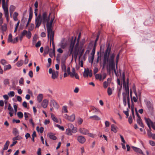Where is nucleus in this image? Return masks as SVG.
I'll list each match as a JSON object with an SVG mask.
<instances>
[{
  "label": "nucleus",
  "instance_id": "nucleus-1",
  "mask_svg": "<svg viewBox=\"0 0 155 155\" xmlns=\"http://www.w3.org/2000/svg\"><path fill=\"white\" fill-rule=\"evenodd\" d=\"M115 56V54L114 53L112 54L109 58L108 62L109 69V72L110 71V70H114L116 74H117L116 71L115 69V64L114 62V59Z\"/></svg>",
  "mask_w": 155,
  "mask_h": 155
},
{
  "label": "nucleus",
  "instance_id": "nucleus-2",
  "mask_svg": "<svg viewBox=\"0 0 155 155\" xmlns=\"http://www.w3.org/2000/svg\"><path fill=\"white\" fill-rule=\"evenodd\" d=\"M54 17L53 18H52L51 19L50 22L49 21H48L46 22L47 23L46 25L48 32V39H49V37H51V35H53V37H54V31H52L51 28L52 24L54 20Z\"/></svg>",
  "mask_w": 155,
  "mask_h": 155
},
{
  "label": "nucleus",
  "instance_id": "nucleus-3",
  "mask_svg": "<svg viewBox=\"0 0 155 155\" xmlns=\"http://www.w3.org/2000/svg\"><path fill=\"white\" fill-rule=\"evenodd\" d=\"M51 14V13H49V15L48 16V13L47 12H44L42 15L41 19L42 21V23L45 25L47 22L49 21L50 20V16Z\"/></svg>",
  "mask_w": 155,
  "mask_h": 155
},
{
  "label": "nucleus",
  "instance_id": "nucleus-4",
  "mask_svg": "<svg viewBox=\"0 0 155 155\" xmlns=\"http://www.w3.org/2000/svg\"><path fill=\"white\" fill-rule=\"evenodd\" d=\"M42 21L41 19V15L39 14L38 16L35 17V28H38L41 24Z\"/></svg>",
  "mask_w": 155,
  "mask_h": 155
},
{
  "label": "nucleus",
  "instance_id": "nucleus-5",
  "mask_svg": "<svg viewBox=\"0 0 155 155\" xmlns=\"http://www.w3.org/2000/svg\"><path fill=\"white\" fill-rule=\"evenodd\" d=\"M61 68L62 71L64 72V77L66 78L68 76L67 74V69L66 70V66L65 65V61L62 60L61 61Z\"/></svg>",
  "mask_w": 155,
  "mask_h": 155
},
{
  "label": "nucleus",
  "instance_id": "nucleus-6",
  "mask_svg": "<svg viewBox=\"0 0 155 155\" xmlns=\"http://www.w3.org/2000/svg\"><path fill=\"white\" fill-rule=\"evenodd\" d=\"M49 74H52V78L53 79L57 78L58 75V72L52 70V68H50L49 70Z\"/></svg>",
  "mask_w": 155,
  "mask_h": 155
},
{
  "label": "nucleus",
  "instance_id": "nucleus-7",
  "mask_svg": "<svg viewBox=\"0 0 155 155\" xmlns=\"http://www.w3.org/2000/svg\"><path fill=\"white\" fill-rule=\"evenodd\" d=\"M123 84V88H129V78L127 79V84H126L125 80V75L124 72L122 73Z\"/></svg>",
  "mask_w": 155,
  "mask_h": 155
},
{
  "label": "nucleus",
  "instance_id": "nucleus-8",
  "mask_svg": "<svg viewBox=\"0 0 155 155\" xmlns=\"http://www.w3.org/2000/svg\"><path fill=\"white\" fill-rule=\"evenodd\" d=\"M92 71L91 70H89L88 68H87V69L85 68L84 71L83 73V76L84 77H87L88 76H89L90 77H92Z\"/></svg>",
  "mask_w": 155,
  "mask_h": 155
},
{
  "label": "nucleus",
  "instance_id": "nucleus-9",
  "mask_svg": "<svg viewBox=\"0 0 155 155\" xmlns=\"http://www.w3.org/2000/svg\"><path fill=\"white\" fill-rule=\"evenodd\" d=\"M126 92H123L122 94L123 96V100L126 99L127 98V100L128 99H130L129 96V88H124Z\"/></svg>",
  "mask_w": 155,
  "mask_h": 155
},
{
  "label": "nucleus",
  "instance_id": "nucleus-10",
  "mask_svg": "<svg viewBox=\"0 0 155 155\" xmlns=\"http://www.w3.org/2000/svg\"><path fill=\"white\" fill-rule=\"evenodd\" d=\"M146 105L150 113L153 112V107L152 104L150 101H148L147 102Z\"/></svg>",
  "mask_w": 155,
  "mask_h": 155
},
{
  "label": "nucleus",
  "instance_id": "nucleus-11",
  "mask_svg": "<svg viewBox=\"0 0 155 155\" xmlns=\"http://www.w3.org/2000/svg\"><path fill=\"white\" fill-rule=\"evenodd\" d=\"M79 48H74V51L73 52V54H72V59H73V58L75 59H76L77 58V56L78 54H79Z\"/></svg>",
  "mask_w": 155,
  "mask_h": 155
},
{
  "label": "nucleus",
  "instance_id": "nucleus-12",
  "mask_svg": "<svg viewBox=\"0 0 155 155\" xmlns=\"http://www.w3.org/2000/svg\"><path fill=\"white\" fill-rule=\"evenodd\" d=\"M72 72L70 71V69L69 67H68L67 68V72L68 75H70V76L72 78L74 77V75L76 74L75 70L74 68H73L72 70Z\"/></svg>",
  "mask_w": 155,
  "mask_h": 155
},
{
  "label": "nucleus",
  "instance_id": "nucleus-13",
  "mask_svg": "<svg viewBox=\"0 0 155 155\" xmlns=\"http://www.w3.org/2000/svg\"><path fill=\"white\" fill-rule=\"evenodd\" d=\"M54 37L53 35H51L50 38V45L51 46V42H52V45L53 47V52L54 53V54L55 55V45L54 42Z\"/></svg>",
  "mask_w": 155,
  "mask_h": 155
},
{
  "label": "nucleus",
  "instance_id": "nucleus-14",
  "mask_svg": "<svg viewBox=\"0 0 155 155\" xmlns=\"http://www.w3.org/2000/svg\"><path fill=\"white\" fill-rule=\"evenodd\" d=\"M50 105L51 107H54V108L57 109L59 108V105L54 100H51V101Z\"/></svg>",
  "mask_w": 155,
  "mask_h": 155
},
{
  "label": "nucleus",
  "instance_id": "nucleus-15",
  "mask_svg": "<svg viewBox=\"0 0 155 155\" xmlns=\"http://www.w3.org/2000/svg\"><path fill=\"white\" fill-rule=\"evenodd\" d=\"M77 140L80 143H84L86 141V139L84 137L82 136H79L78 137Z\"/></svg>",
  "mask_w": 155,
  "mask_h": 155
},
{
  "label": "nucleus",
  "instance_id": "nucleus-16",
  "mask_svg": "<svg viewBox=\"0 0 155 155\" xmlns=\"http://www.w3.org/2000/svg\"><path fill=\"white\" fill-rule=\"evenodd\" d=\"M132 148L137 153L142 154L143 155H145V154L143 153L142 150L134 146H132Z\"/></svg>",
  "mask_w": 155,
  "mask_h": 155
},
{
  "label": "nucleus",
  "instance_id": "nucleus-17",
  "mask_svg": "<svg viewBox=\"0 0 155 155\" xmlns=\"http://www.w3.org/2000/svg\"><path fill=\"white\" fill-rule=\"evenodd\" d=\"M79 131L81 134L84 135L88 134H89V131L88 130L84 128H80Z\"/></svg>",
  "mask_w": 155,
  "mask_h": 155
},
{
  "label": "nucleus",
  "instance_id": "nucleus-18",
  "mask_svg": "<svg viewBox=\"0 0 155 155\" xmlns=\"http://www.w3.org/2000/svg\"><path fill=\"white\" fill-rule=\"evenodd\" d=\"M109 55L104 54L103 58V65L104 66L108 62Z\"/></svg>",
  "mask_w": 155,
  "mask_h": 155
},
{
  "label": "nucleus",
  "instance_id": "nucleus-19",
  "mask_svg": "<svg viewBox=\"0 0 155 155\" xmlns=\"http://www.w3.org/2000/svg\"><path fill=\"white\" fill-rule=\"evenodd\" d=\"M68 128L70 129H71L72 130L73 133H75L77 132V128L76 127H74V125L71 124H68Z\"/></svg>",
  "mask_w": 155,
  "mask_h": 155
},
{
  "label": "nucleus",
  "instance_id": "nucleus-20",
  "mask_svg": "<svg viewBox=\"0 0 155 155\" xmlns=\"http://www.w3.org/2000/svg\"><path fill=\"white\" fill-rule=\"evenodd\" d=\"M144 119L147 125L148 126V127L150 130H151V128L150 126V125H151L152 124V123H153V122L149 118H147L145 117V118Z\"/></svg>",
  "mask_w": 155,
  "mask_h": 155
},
{
  "label": "nucleus",
  "instance_id": "nucleus-21",
  "mask_svg": "<svg viewBox=\"0 0 155 155\" xmlns=\"http://www.w3.org/2000/svg\"><path fill=\"white\" fill-rule=\"evenodd\" d=\"M48 104V101L46 99H44L43 100L41 105L44 108H46L47 107Z\"/></svg>",
  "mask_w": 155,
  "mask_h": 155
},
{
  "label": "nucleus",
  "instance_id": "nucleus-22",
  "mask_svg": "<svg viewBox=\"0 0 155 155\" xmlns=\"http://www.w3.org/2000/svg\"><path fill=\"white\" fill-rule=\"evenodd\" d=\"M48 136L51 139L53 140H55L57 139V137L54 136V135L52 133H50L48 134Z\"/></svg>",
  "mask_w": 155,
  "mask_h": 155
},
{
  "label": "nucleus",
  "instance_id": "nucleus-23",
  "mask_svg": "<svg viewBox=\"0 0 155 155\" xmlns=\"http://www.w3.org/2000/svg\"><path fill=\"white\" fill-rule=\"evenodd\" d=\"M27 33V31L25 30H24L21 33L20 36V40L21 41L22 39V38L25 35H26Z\"/></svg>",
  "mask_w": 155,
  "mask_h": 155
},
{
  "label": "nucleus",
  "instance_id": "nucleus-24",
  "mask_svg": "<svg viewBox=\"0 0 155 155\" xmlns=\"http://www.w3.org/2000/svg\"><path fill=\"white\" fill-rule=\"evenodd\" d=\"M118 129L117 126H115L114 124H112L111 126V130L112 131L115 133H116L117 132V129Z\"/></svg>",
  "mask_w": 155,
  "mask_h": 155
},
{
  "label": "nucleus",
  "instance_id": "nucleus-25",
  "mask_svg": "<svg viewBox=\"0 0 155 155\" xmlns=\"http://www.w3.org/2000/svg\"><path fill=\"white\" fill-rule=\"evenodd\" d=\"M111 51V48L110 47V45L109 44L106 49L104 54L107 55H109Z\"/></svg>",
  "mask_w": 155,
  "mask_h": 155
},
{
  "label": "nucleus",
  "instance_id": "nucleus-26",
  "mask_svg": "<svg viewBox=\"0 0 155 155\" xmlns=\"http://www.w3.org/2000/svg\"><path fill=\"white\" fill-rule=\"evenodd\" d=\"M33 16V10L32 8L30 7L29 8V14L28 20L29 21H31Z\"/></svg>",
  "mask_w": 155,
  "mask_h": 155
},
{
  "label": "nucleus",
  "instance_id": "nucleus-27",
  "mask_svg": "<svg viewBox=\"0 0 155 155\" xmlns=\"http://www.w3.org/2000/svg\"><path fill=\"white\" fill-rule=\"evenodd\" d=\"M15 6L11 5L9 8V12L11 16L12 15L13 12L15 10Z\"/></svg>",
  "mask_w": 155,
  "mask_h": 155
},
{
  "label": "nucleus",
  "instance_id": "nucleus-28",
  "mask_svg": "<svg viewBox=\"0 0 155 155\" xmlns=\"http://www.w3.org/2000/svg\"><path fill=\"white\" fill-rule=\"evenodd\" d=\"M89 118L93 120H99L101 118L97 115H94L89 117Z\"/></svg>",
  "mask_w": 155,
  "mask_h": 155
},
{
  "label": "nucleus",
  "instance_id": "nucleus-29",
  "mask_svg": "<svg viewBox=\"0 0 155 155\" xmlns=\"http://www.w3.org/2000/svg\"><path fill=\"white\" fill-rule=\"evenodd\" d=\"M137 124L141 127H143L144 126L142 121L141 118H137Z\"/></svg>",
  "mask_w": 155,
  "mask_h": 155
},
{
  "label": "nucleus",
  "instance_id": "nucleus-30",
  "mask_svg": "<svg viewBox=\"0 0 155 155\" xmlns=\"http://www.w3.org/2000/svg\"><path fill=\"white\" fill-rule=\"evenodd\" d=\"M73 133L72 130H71L69 128H68L66 129V134L68 135H71Z\"/></svg>",
  "mask_w": 155,
  "mask_h": 155
},
{
  "label": "nucleus",
  "instance_id": "nucleus-31",
  "mask_svg": "<svg viewBox=\"0 0 155 155\" xmlns=\"http://www.w3.org/2000/svg\"><path fill=\"white\" fill-rule=\"evenodd\" d=\"M75 119V116L74 114H72L71 116H69L67 119L69 121H73Z\"/></svg>",
  "mask_w": 155,
  "mask_h": 155
},
{
  "label": "nucleus",
  "instance_id": "nucleus-32",
  "mask_svg": "<svg viewBox=\"0 0 155 155\" xmlns=\"http://www.w3.org/2000/svg\"><path fill=\"white\" fill-rule=\"evenodd\" d=\"M43 95L41 94H39L37 97V99L39 103H40L42 101L43 99Z\"/></svg>",
  "mask_w": 155,
  "mask_h": 155
},
{
  "label": "nucleus",
  "instance_id": "nucleus-33",
  "mask_svg": "<svg viewBox=\"0 0 155 155\" xmlns=\"http://www.w3.org/2000/svg\"><path fill=\"white\" fill-rule=\"evenodd\" d=\"M36 130L37 131L40 132L41 134L42 133L44 130V128L43 127H41L40 128L38 126L36 127Z\"/></svg>",
  "mask_w": 155,
  "mask_h": 155
},
{
  "label": "nucleus",
  "instance_id": "nucleus-34",
  "mask_svg": "<svg viewBox=\"0 0 155 155\" xmlns=\"http://www.w3.org/2000/svg\"><path fill=\"white\" fill-rule=\"evenodd\" d=\"M9 141L8 140L6 142V143L4 146V148L3 149V150H7L8 146L9 144Z\"/></svg>",
  "mask_w": 155,
  "mask_h": 155
},
{
  "label": "nucleus",
  "instance_id": "nucleus-35",
  "mask_svg": "<svg viewBox=\"0 0 155 155\" xmlns=\"http://www.w3.org/2000/svg\"><path fill=\"white\" fill-rule=\"evenodd\" d=\"M1 30L3 32L5 31L7 29V26L6 24H4L3 25H1Z\"/></svg>",
  "mask_w": 155,
  "mask_h": 155
},
{
  "label": "nucleus",
  "instance_id": "nucleus-36",
  "mask_svg": "<svg viewBox=\"0 0 155 155\" xmlns=\"http://www.w3.org/2000/svg\"><path fill=\"white\" fill-rule=\"evenodd\" d=\"M51 118L53 121L56 123L58 122V119L55 117L54 115L53 114H51Z\"/></svg>",
  "mask_w": 155,
  "mask_h": 155
},
{
  "label": "nucleus",
  "instance_id": "nucleus-37",
  "mask_svg": "<svg viewBox=\"0 0 155 155\" xmlns=\"http://www.w3.org/2000/svg\"><path fill=\"white\" fill-rule=\"evenodd\" d=\"M12 68L10 64L8 65H5L4 66V71H5L7 70H9Z\"/></svg>",
  "mask_w": 155,
  "mask_h": 155
},
{
  "label": "nucleus",
  "instance_id": "nucleus-38",
  "mask_svg": "<svg viewBox=\"0 0 155 155\" xmlns=\"http://www.w3.org/2000/svg\"><path fill=\"white\" fill-rule=\"evenodd\" d=\"M95 78L96 79H99L100 81L102 80V75L101 74H96L95 75Z\"/></svg>",
  "mask_w": 155,
  "mask_h": 155
},
{
  "label": "nucleus",
  "instance_id": "nucleus-39",
  "mask_svg": "<svg viewBox=\"0 0 155 155\" xmlns=\"http://www.w3.org/2000/svg\"><path fill=\"white\" fill-rule=\"evenodd\" d=\"M73 37H72V40L71 41V43L70 46L74 47L75 44V42L76 37L73 40Z\"/></svg>",
  "mask_w": 155,
  "mask_h": 155
},
{
  "label": "nucleus",
  "instance_id": "nucleus-40",
  "mask_svg": "<svg viewBox=\"0 0 155 155\" xmlns=\"http://www.w3.org/2000/svg\"><path fill=\"white\" fill-rule=\"evenodd\" d=\"M91 110L94 111L93 113H96L99 111V109L95 108L94 106H91Z\"/></svg>",
  "mask_w": 155,
  "mask_h": 155
},
{
  "label": "nucleus",
  "instance_id": "nucleus-41",
  "mask_svg": "<svg viewBox=\"0 0 155 155\" xmlns=\"http://www.w3.org/2000/svg\"><path fill=\"white\" fill-rule=\"evenodd\" d=\"M12 35L10 34L8 36V42H12Z\"/></svg>",
  "mask_w": 155,
  "mask_h": 155
},
{
  "label": "nucleus",
  "instance_id": "nucleus-42",
  "mask_svg": "<svg viewBox=\"0 0 155 155\" xmlns=\"http://www.w3.org/2000/svg\"><path fill=\"white\" fill-rule=\"evenodd\" d=\"M68 107L66 106H64L62 107V113H68V110H67Z\"/></svg>",
  "mask_w": 155,
  "mask_h": 155
},
{
  "label": "nucleus",
  "instance_id": "nucleus-43",
  "mask_svg": "<svg viewBox=\"0 0 155 155\" xmlns=\"http://www.w3.org/2000/svg\"><path fill=\"white\" fill-rule=\"evenodd\" d=\"M23 64V61L22 60H21L17 62L16 64L17 66L19 67L22 65Z\"/></svg>",
  "mask_w": 155,
  "mask_h": 155
},
{
  "label": "nucleus",
  "instance_id": "nucleus-44",
  "mask_svg": "<svg viewBox=\"0 0 155 155\" xmlns=\"http://www.w3.org/2000/svg\"><path fill=\"white\" fill-rule=\"evenodd\" d=\"M49 51V47L48 46H47L45 47V49L44 54H47Z\"/></svg>",
  "mask_w": 155,
  "mask_h": 155
},
{
  "label": "nucleus",
  "instance_id": "nucleus-45",
  "mask_svg": "<svg viewBox=\"0 0 155 155\" xmlns=\"http://www.w3.org/2000/svg\"><path fill=\"white\" fill-rule=\"evenodd\" d=\"M12 133L15 136H16L18 134V132L16 128H14L12 131Z\"/></svg>",
  "mask_w": 155,
  "mask_h": 155
},
{
  "label": "nucleus",
  "instance_id": "nucleus-46",
  "mask_svg": "<svg viewBox=\"0 0 155 155\" xmlns=\"http://www.w3.org/2000/svg\"><path fill=\"white\" fill-rule=\"evenodd\" d=\"M8 109L9 111V112H14L13 109L10 104H9Z\"/></svg>",
  "mask_w": 155,
  "mask_h": 155
},
{
  "label": "nucleus",
  "instance_id": "nucleus-47",
  "mask_svg": "<svg viewBox=\"0 0 155 155\" xmlns=\"http://www.w3.org/2000/svg\"><path fill=\"white\" fill-rule=\"evenodd\" d=\"M35 25L33 24H31L28 28V30L29 31H32L34 28Z\"/></svg>",
  "mask_w": 155,
  "mask_h": 155
},
{
  "label": "nucleus",
  "instance_id": "nucleus-48",
  "mask_svg": "<svg viewBox=\"0 0 155 155\" xmlns=\"http://www.w3.org/2000/svg\"><path fill=\"white\" fill-rule=\"evenodd\" d=\"M17 116L19 118H21L23 117V115L22 112H18L17 113Z\"/></svg>",
  "mask_w": 155,
  "mask_h": 155
},
{
  "label": "nucleus",
  "instance_id": "nucleus-49",
  "mask_svg": "<svg viewBox=\"0 0 155 155\" xmlns=\"http://www.w3.org/2000/svg\"><path fill=\"white\" fill-rule=\"evenodd\" d=\"M119 54H118L116 56V68H117V64L118 62L119 58Z\"/></svg>",
  "mask_w": 155,
  "mask_h": 155
},
{
  "label": "nucleus",
  "instance_id": "nucleus-50",
  "mask_svg": "<svg viewBox=\"0 0 155 155\" xmlns=\"http://www.w3.org/2000/svg\"><path fill=\"white\" fill-rule=\"evenodd\" d=\"M74 47L69 46L68 51L70 52V54H71L73 53Z\"/></svg>",
  "mask_w": 155,
  "mask_h": 155
},
{
  "label": "nucleus",
  "instance_id": "nucleus-51",
  "mask_svg": "<svg viewBox=\"0 0 155 155\" xmlns=\"http://www.w3.org/2000/svg\"><path fill=\"white\" fill-rule=\"evenodd\" d=\"M26 35V37H27L29 39L31 37V33L30 31H27V33Z\"/></svg>",
  "mask_w": 155,
  "mask_h": 155
},
{
  "label": "nucleus",
  "instance_id": "nucleus-52",
  "mask_svg": "<svg viewBox=\"0 0 155 155\" xmlns=\"http://www.w3.org/2000/svg\"><path fill=\"white\" fill-rule=\"evenodd\" d=\"M21 138V137L19 135L17 136L16 137H14L12 138V140L13 141H15L16 140H19Z\"/></svg>",
  "mask_w": 155,
  "mask_h": 155
},
{
  "label": "nucleus",
  "instance_id": "nucleus-53",
  "mask_svg": "<svg viewBox=\"0 0 155 155\" xmlns=\"http://www.w3.org/2000/svg\"><path fill=\"white\" fill-rule=\"evenodd\" d=\"M133 92H134V93L135 94L137 97V91H136V87L134 85L133 87Z\"/></svg>",
  "mask_w": 155,
  "mask_h": 155
},
{
  "label": "nucleus",
  "instance_id": "nucleus-54",
  "mask_svg": "<svg viewBox=\"0 0 155 155\" xmlns=\"http://www.w3.org/2000/svg\"><path fill=\"white\" fill-rule=\"evenodd\" d=\"M107 93L109 95H111L112 94V90L111 88L108 87L107 89Z\"/></svg>",
  "mask_w": 155,
  "mask_h": 155
},
{
  "label": "nucleus",
  "instance_id": "nucleus-55",
  "mask_svg": "<svg viewBox=\"0 0 155 155\" xmlns=\"http://www.w3.org/2000/svg\"><path fill=\"white\" fill-rule=\"evenodd\" d=\"M83 122V120L80 117H79L78 119V123L79 124H82Z\"/></svg>",
  "mask_w": 155,
  "mask_h": 155
},
{
  "label": "nucleus",
  "instance_id": "nucleus-56",
  "mask_svg": "<svg viewBox=\"0 0 155 155\" xmlns=\"http://www.w3.org/2000/svg\"><path fill=\"white\" fill-rule=\"evenodd\" d=\"M8 95L11 97H12L15 95V92L13 91H10L9 93H8Z\"/></svg>",
  "mask_w": 155,
  "mask_h": 155
},
{
  "label": "nucleus",
  "instance_id": "nucleus-57",
  "mask_svg": "<svg viewBox=\"0 0 155 155\" xmlns=\"http://www.w3.org/2000/svg\"><path fill=\"white\" fill-rule=\"evenodd\" d=\"M1 63L3 65H5L7 64V61L5 59L1 60Z\"/></svg>",
  "mask_w": 155,
  "mask_h": 155
},
{
  "label": "nucleus",
  "instance_id": "nucleus-58",
  "mask_svg": "<svg viewBox=\"0 0 155 155\" xmlns=\"http://www.w3.org/2000/svg\"><path fill=\"white\" fill-rule=\"evenodd\" d=\"M84 50V49H82V50L79 53V58H80L83 55Z\"/></svg>",
  "mask_w": 155,
  "mask_h": 155
},
{
  "label": "nucleus",
  "instance_id": "nucleus-59",
  "mask_svg": "<svg viewBox=\"0 0 155 155\" xmlns=\"http://www.w3.org/2000/svg\"><path fill=\"white\" fill-rule=\"evenodd\" d=\"M124 113L126 115L127 118L129 116V110L128 109H127V111H123Z\"/></svg>",
  "mask_w": 155,
  "mask_h": 155
},
{
  "label": "nucleus",
  "instance_id": "nucleus-60",
  "mask_svg": "<svg viewBox=\"0 0 155 155\" xmlns=\"http://www.w3.org/2000/svg\"><path fill=\"white\" fill-rule=\"evenodd\" d=\"M4 83L5 85H7L9 84V82L8 79H6L4 80Z\"/></svg>",
  "mask_w": 155,
  "mask_h": 155
},
{
  "label": "nucleus",
  "instance_id": "nucleus-61",
  "mask_svg": "<svg viewBox=\"0 0 155 155\" xmlns=\"http://www.w3.org/2000/svg\"><path fill=\"white\" fill-rule=\"evenodd\" d=\"M153 134H152L150 130H149L147 131V135L149 137H151Z\"/></svg>",
  "mask_w": 155,
  "mask_h": 155
},
{
  "label": "nucleus",
  "instance_id": "nucleus-62",
  "mask_svg": "<svg viewBox=\"0 0 155 155\" xmlns=\"http://www.w3.org/2000/svg\"><path fill=\"white\" fill-rule=\"evenodd\" d=\"M56 126L58 127L60 130H61L62 131L64 130V128L63 127L61 126L59 124H57Z\"/></svg>",
  "mask_w": 155,
  "mask_h": 155
},
{
  "label": "nucleus",
  "instance_id": "nucleus-63",
  "mask_svg": "<svg viewBox=\"0 0 155 155\" xmlns=\"http://www.w3.org/2000/svg\"><path fill=\"white\" fill-rule=\"evenodd\" d=\"M41 45V41H39L36 44L35 47L37 48L39 47Z\"/></svg>",
  "mask_w": 155,
  "mask_h": 155
},
{
  "label": "nucleus",
  "instance_id": "nucleus-64",
  "mask_svg": "<svg viewBox=\"0 0 155 155\" xmlns=\"http://www.w3.org/2000/svg\"><path fill=\"white\" fill-rule=\"evenodd\" d=\"M149 143L152 146H155V142L152 140L149 141Z\"/></svg>",
  "mask_w": 155,
  "mask_h": 155
}]
</instances>
